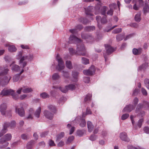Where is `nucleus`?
<instances>
[{"instance_id": "3", "label": "nucleus", "mask_w": 149, "mask_h": 149, "mask_svg": "<svg viewBox=\"0 0 149 149\" xmlns=\"http://www.w3.org/2000/svg\"><path fill=\"white\" fill-rule=\"evenodd\" d=\"M12 137L11 134L8 133L5 134L3 137L1 138L0 139V144L1 145L0 146V148H4L8 146L9 143L7 141L10 140Z\"/></svg>"}, {"instance_id": "28", "label": "nucleus", "mask_w": 149, "mask_h": 149, "mask_svg": "<svg viewBox=\"0 0 149 149\" xmlns=\"http://www.w3.org/2000/svg\"><path fill=\"white\" fill-rule=\"evenodd\" d=\"M82 38L84 39H87V40H92V37L90 34H81Z\"/></svg>"}, {"instance_id": "40", "label": "nucleus", "mask_w": 149, "mask_h": 149, "mask_svg": "<svg viewBox=\"0 0 149 149\" xmlns=\"http://www.w3.org/2000/svg\"><path fill=\"white\" fill-rule=\"evenodd\" d=\"M143 11L144 14L149 12V7L147 3H145V6L143 8Z\"/></svg>"}, {"instance_id": "47", "label": "nucleus", "mask_w": 149, "mask_h": 149, "mask_svg": "<svg viewBox=\"0 0 149 149\" xmlns=\"http://www.w3.org/2000/svg\"><path fill=\"white\" fill-rule=\"evenodd\" d=\"M59 89L61 92L64 93H66L68 91V89L67 86H65L64 87L60 86L59 87Z\"/></svg>"}, {"instance_id": "44", "label": "nucleus", "mask_w": 149, "mask_h": 149, "mask_svg": "<svg viewBox=\"0 0 149 149\" xmlns=\"http://www.w3.org/2000/svg\"><path fill=\"white\" fill-rule=\"evenodd\" d=\"M79 20V22L82 23L84 24H86L88 22V20L87 19L82 17L80 18Z\"/></svg>"}, {"instance_id": "38", "label": "nucleus", "mask_w": 149, "mask_h": 149, "mask_svg": "<svg viewBox=\"0 0 149 149\" xmlns=\"http://www.w3.org/2000/svg\"><path fill=\"white\" fill-rule=\"evenodd\" d=\"M92 114V111L90 109L89 107H87L86 110V113H83L82 114V116L83 117H85L86 115L88 114Z\"/></svg>"}, {"instance_id": "18", "label": "nucleus", "mask_w": 149, "mask_h": 149, "mask_svg": "<svg viewBox=\"0 0 149 149\" xmlns=\"http://www.w3.org/2000/svg\"><path fill=\"white\" fill-rule=\"evenodd\" d=\"M44 113L45 116L47 119L51 120L53 117V114L52 113H50L48 111L45 110L44 111Z\"/></svg>"}, {"instance_id": "50", "label": "nucleus", "mask_w": 149, "mask_h": 149, "mask_svg": "<svg viewBox=\"0 0 149 149\" xmlns=\"http://www.w3.org/2000/svg\"><path fill=\"white\" fill-rule=\"evenodd\" d=\"M23 55V54L22 52H19L17 53V55L16 56V58L17 59H21L23 57L22 56Z\"/></svg>"}, {"instance_id": "56", "label": "nucleus", "mask_w": 149, "mask_h": 149, "mask_svg": "<svg viewBox=\"0 0 149 149\" xmlns=\"http://www.w3.org/2000/svg\"><path fill=\"white\" fill-rule=\"evenodd\" d=\"M74 139V137L73 136H72L70 137H69L66 142V143L67 144H68L70 143L71 142H72Z\"/></svg>"}, {"instance_id": "62", "label": "nucleus", "mask_w": 149, "mask_h": 149, "mask_svg": "<svg viewBox=\"0 0 149 149\" xmlns=\"http://www.w3.org/2000/svg\"><path fill=\"white\" fill-rule=\"evenodd\" d=\"M141 92L143 95L146 96L147 95V93L146 91L144 88H142L141 89Z\"/></svg>"}, {"instance_id": "51", "label": "nucleus", "mask_w": 149, "mask_h": 149, "mask_svg": "<svg viewBox=\"0 0 149 149\" xmlns=\"http://www.w3.org/2000/svg\"><path fill=\"white\" fill-rule=\"evenodd\" d=\"M144 83L146 88L149 89V79H145L144 80Z\"/></svg>"}, {"instance_id": "26", "label": "nucleus", "mask_w": 149, "mask_h": 149, "mask_svg": "<svg viewBox=\"0 0 149 149\" xmlns=\"http://www.w3.org/2000/svg\"><path fill=\"white\" fill-rule=\"evenodd\" d=\"M142 51V49L141 48H139L138 49L134 48L133 49L132 52L134 55H139L141 54Z\"/></svg>"}, {"instance_id": "57", "label": "nucleus", "mask_w": 149, "mask_h": 149, "mask_svg": "<svg viewBox=\"0 0 149 149\" xmlns=\"http://www.w3.org/2000/svg\"><path fill=\"white\" fill-rule=\"evenodd\" d=\"M4 59L6 62H10L12 60V58L8 56H6L4 57Z\"/></svg>"}, {"instance_id": "7", "label": "nucleus", "mask_w": 149, "mask_h": 149, "mask_svg": "<svg viewBox=\"0 0 149 149\" xmlns=\"http://www.w3.org/2000/svg\"><path fill=\"white\" fill-rule=\"evenodd\" d=\"M11 78L10 75H5L0 78V83L2 85L7 84Z\"/></svg>"}, {"instance_id": "39", "label": "nucleus", "mask_w": 149, "mask_h": 149, "mask_svg": "<svg viewBox=\"0 0 149 149\" xmlns=\"http://www.w3.org/2000/svg\"><path fill=\"white\" fill-rule=\"evenodd\" d=\"M92 95L91 94H87L84 99V101L85 102H88L90 101L91 99V97Z\"/></svg>"}, {"instance_id": "29", "label": "nucleus", "mask_w": 149, "mask_h": 149, "mask_svg": "<svg viewBox=\"0 0 149 149\" xmlns=\"http://www.w3.org/2000/svg\"><path fill=\"white\" fill-rule=\"evenodd\" d=\"M86 134V130H78L77 132V134L79 136H82Z\"/></svg>"}, {"instance_id": "1", "label": "nucleus", "mask_w": 149, "mask_h": 149, "mask_svg": "<svg viewBox=\"0 0 149 149\" xmlns=\"http://www.w3.org/2000/svg\"><path fill=\"white\" fill-rule=\"evenodd\" d=\"M68 42L69 43H79L77 45L76 54L79 55L84 56L86 54V49L84 44L82 43L81 40L73 35H70L69 38Z\"/></svg>"}, {"instance_id": "25", "label": "nucleus", "mask_w": 149, "mask_h": 149, "mask_svg": "<svg viewBox=\"0 0 149 149\" xmlns=\"http://www.w3.org/2000/svg\"><path fill=\"white\" fill-rule=\"evenodd\" d=\"M87 125L88 131L90 132H92L94 128V125L90 121H88L87 122Z\"/></svg>"}, {"instance_id": "32", "label": "nucleus", "mask_w": 149, "mask_h": 149, "mask_svg": "<svg viewBox=\"0 0 149 149\" xmlns=\"http://www.w3.org/2000/svg\"><path fill=\"white\" fill-rule=\"evenodd\" d=\"M48 109L52 111L53 114L55 113L56 111V107L52 105H49L48 106Z\"/></svg>"}, {"instance_id": "19", "label": "nucleus", "mask_w": 149, "mask_h": 149, "mask_svg": "<svg viewBox=\"0 0 149 149\" xmlns=\"http://www.w3.org/2000/svg\"><path fill=\"white\" fill-rule=\"evenodd\" d=\"M6 47H8V50L11 52H15L17 50V48L13 45H11L9 43H7L5 45Z\"/></svg>"}, {"instance_id": "64", "label": "nucleus", "mask_w": 149, "mask_h": 149, "mask_svg": "<svg viewBox=\"0 0 149 149\" xmlns=\"http://www.w3.org/2000/svg\"><path fill=\"white\" fill-rule=\"evenodd\" d=\"M144 132L147 134H149V128L148 127H145L143 129Z\"/></svg>"}, {"instance_id": "48", "label": "nucleus", "mask_w": 149, "mask_h": 149, "mask_svg": "<svg viewBox=\"0 0 149 149\" xmlns=\"http://www.w3.org/2000/svg\"><path fill=\"white\" fill-rule=\"evenodd\" d=\"M63 76L66 78H68L70 77V74L68 72L65 70H63L62 71Z\"/></svg>"}, {"instance_id": "21", "label": "nucleus", "mask_w": 149, "mask_h": 149, "mask_svg": "<svg viewBox=\"0 0 149 149\" xmlns=\"http://www.w3.org/2000/svg\"><path fill=\"white\" fill-rule=\"evenodd\" d=\"M22 88L23 92L24 93H29L33 91V90L31 88L27 86H23Z\"/></svg>"}, {"instance_id": "15", "label": "nucleus", "mask_w": 149, "mask_h": 149, "mask_svg": "<svg viewBox=\"0 0 149 149\" xmlns=\"http://www.w3.org/2000/svg\"><path fill=\"white\" fill-rule=\"evenodd\" d=\"M15 111L20 116L23 117L24 116V111L23 107L18 109L17 107L16 106Z\"/></svg>"}, {"instance_id": "30", "label": "nucleus", "mask_w": 149, "mask_h": 149, "mask_svg": "<svg viewBox=\"0 0 149 149\" xmlns=\"http://www.w3.org/2000/svg\"><path fill=\"white\" fill-rule=\"evenodd\" d=\"M148 66V63H145L141 65L139 68L138 70H144L146 69Z\"/></svg>"}, {"instance_id": "46", "label": "nucleus", "mask_w": 149, "mask_h": 149, "mask_svg": "<svg viewBox=\"0 0 149 149\" xmlns=\"http://www.w3.org/2000/svg\"><path fill=\"white\" fill-rule=\"evenodd\" d=\"M81 62L83 64L85 65H86L89 63V60L84 57L82 58L81 59Z\"/></svg>"}, {"instance_id": "49", "label": "nucleus", "mask_w": 149, "mask_h": 149, "mask_svg": "<svg viewBox=\"0 0 149 149\" xmlns=\"http://www.w3.org/2000/svg\"><path fill=\"white\" fill-rule=\"evenodd\" d=\"M66 66L69 69H71L72 68L71 63L70 61H66Z\"/></svg>"}, {"instance_id": "4", "label": "nucleus", "mask_w": 149, "mask_h": 149, "mask_svg": "<svg viewBox=\"0 0 149 149\" xmlns=\"http://www.w3.org/2000/svg\"><path fill=\"white\" fill-rule=\"evenodd\" d=\"M0 94L3 96L11 95L12 96L13 98L15 100L17 99L18 97V95L14 91L11 89H4L1 91Z\"/></svg>"}, {"instance_id": "55", "label": "nucleus", "mask_w": 149, "mask_h": 149, "mask_svg": "<svg viewBox=\"0 0 149 149\" xmlns=\"http://www.w3.org/2000/svg\"><path fill=\"white\" fill-rule=\"evenodd\" d=\"M95 29V27L94 26H88L86 27L85 28V30L88 31H93Z\"/></svg>"}, {"instance_id": "8", "label": "nucleus", "mask_w": 149, "mask_h": 149, "mask_svg": "<svg viewBox=\"0 0 149 149\" xmlns=\"http://www.w3.org/2000/svg\"><path fill=\"white\" fill-rule=\"evenodd\" d=\"M116 4L115 3H112L109 4V9L108 8L106 14L108 15L112 16L113 15L114 9L115 8Z\"/></svg>"}, {"instance_id": "2", "label": "nucleus", "mask_w": 149, "mask_h": 149, "mask_svg": "<svg viewBox=\"0 0 149 149\" xmlns=\"http://www.w3.org/2000/svg\"><path fill=\"white\" fill-rule=\"evenodd\" d=\"M149 107V103L146 101H143V104H139L136 108V112L138 113L139 116L143 117L145 114V112L141 110L143 108H146Z\"/></svg>"}, {"instance_id": "6", "label": "nucleus", "mask_w": 149, "mask_h": 149, "mask_svg": "<svg viewBox=\"0 0 149 149\" xmlns=\"http://www.w3.org/2000/svg\"><path fill=\"white\" fill-rule=\"evenodd\" d=\"M85 117H83L82 116L81 117V116H78L76 117L74 120V121L75 122V124H78L80 122L79 124L80 126L81 127H83L85 126L86 122L85 119H84Z\"/></svg>"}, {"instance_id": "33", "label": "nucleus", "mask_w": 149, "mask_h": 149, "mask_svg": "<svg viewBox=\"0 0 149 149\" xmlns=\"http://www.w3.org/2000/svg\"><path fill=\"white\" fill-rule=\"evenodd\" d=\"M7 127L6 125L4 124L3 129L2 130L0 133V137L5 134L7 131Z\"/></svg>"}, {"instance_id": "60", "label": "nucleus", "mask_w": 149, "mask_h": 149, "mask_svg": "<svg viewBox=\"0 0 149 149\" xmlns=\"http://www.w3.org/2000/svg\"><path fill=\"white\" fill-rule=\"evenodd\" d=\"M21 137L23 139L27 140L28 139V136L26 134H23L21 135Z\"/></svg>"}, {"instance_id": "45", "label": "nucleus", "mask_w": 149, "mask_h": 149, "mask_svg": "<svg viewBox=\"0 0 149 149\" xmlns=\"http://www.w3.org/2000/svg\"><path fill=\"white\" fill-rule=\"evenodd\" d=\"M64 135L63 132H61L56 137V141H59L62 138Z\"/></svg>"}, {"instance_id": "11", "label": "nucleus", "mask_w": 149, "mask_h": 149, "mask_svg": "<svg viewBox=\"0 0 149 149\" xmlns=\"http://www.w3.org/2000/svg\"><path fill=\"white\" fill-rule=\"evenodd\" d=\"M120 137L122 141L126 142H129L130 139L127 136V134L125 132H121L120 134Z\"/></svg>"}, {"instance_id": "13", "label": "nucleus", "mask_w": 149, "mask_h": 149, "mask_svg": "<svg viewBox=\"0 0 149 149\" xmlns=\"http://www.w3.org/2000/svg\"><path fill=\"white\" fill-rule=\"evenodd\" d=\"M104 46L107 51V53L108 55L110 54L115 50V49L113 48L109 45L105 44Z\"/></svg>"}, {"instance_id": "41", "label": "nucleus", "mask_w": 149, "mask_h": 149, "mask_svg": "<svg viewBox=\"0 0 149 149\" xmlns=\"http://www.w3.org/2000/svg\"><path fill=\"white\" fill-rule=\"evenodd\" d=\"M20 76L19 74H18L15 75L13 78V82L17 81L19 79Z\"/></svg>"}, {"instance_id": "63", "label": "nucleus", "mask_w": 149, "mask_h": 149, "mask_svg": "<svg viewBox=\"0 0 149 149\" xmlns=\"http://www.w3.org/2000/svg\"><path fill=\"white\" fill-rule=\"evenodd\" d=\"M48 132H44L40 133V136L41 137H43L47 136L48 134Z\"/></svg>"}, {"instance_id": "20", "label": "nucleus", "mask_w": 149, "mask_h": 149, "mask_svg": "<svg viewBox=\"0 0 149 149\" xmlns=\"http://www.w3.org/2000/svg\"><path fill=\"white\" fill-rule=\"evenodd\" d=\"M6 105L5 103H3L0 105V111L3 115L6 114Z\"/></svg>"}, {"instance_id": "35", "label": "nucleus", "mask_w": 149, "mask_h": 149, "mask_svg": "<svg viewBox=\"0 0 149 149\" xmlns=\"http://www.w3.org/2000/svg\"><path fill=\"white\" fill-rule=\"evenodd\" d=\"M96 19L97 22L98 27L100 29L102 28V26L101 25L99 24L101 20L102 19L101 17L99 16H97L96 17Z\"/></svg>"}, {"instance_id": "59", "label": "nucleus", "mask_w": 149, "mask_h": 149, "mask_svg": "<svg viewBox=\"0 0 149 149\" xmlns=\"http://www.w3.org/2000/svg\"><path fill=\"white\" fill-rule=\"evenodd\" d=\"M143 121V119H141L139 120L138 121L137 125L139 128H140L142 125V123Z\"/></svg>"}, {"instance_id": "36", "label": "nucleus", "mask_w": 149, "mask_h": 149, "mask_svg": "<svg viewBox=\"0 0 149 149\" xmlns=\"http://www.w3.org/2000/svg\"><path fill=\"white\" fill-rule=\"evenodd\" d=\"M124 34L121 33L117 35L116 36V40L118 41H120L122 40L124 38Z\"/></svg>"}, {"instance_id": "9", "label": "nucleus", "mask_w": 149, "mask_h": 149, "mask_svg": "<svg viewBox=\"0 0 149 149\" xmlns=\"http://www.w3.org/2000/svg\"><path fill=\"white\" fill-rule=\"evenodd\" d=\"M95 71V67L93 65H92L88 70H84L83 72L84 74L85 75H91L94 74Z\"/></svg>"}, {"instance_id": "42", "label": "nucleus", "mask_w": 149, "mask_h": 149, "mask_svg": "<svg viewBox=\"0 0 149 149\" xmlns=\"http://www.w3.org/2000/svg\"><path fill=\"white\" fill-rule=\"evenodd\" d=\"M60 77V75L58 73H55L52 75V78L54 80H58Z\"/></svg>"}, {"instance_id": "43", "label": "nucleus", "mask_w": 149, "mask_h": 149, "mask_svg": "<svg viewBox=\"0 0 149 149\" xmlns=\"http://www.w3.org/2000/svg\"><path fill=\"white\" fill-rule=\"evenodd\" d=\"M40 96L43 99H46L49 98V95L46 92H43L40 94Z\"/></svg>"}, {"instance_id": "52", "label": "nucleus", "mask_w": 149, "mask_h": 149, "mask_svg": "<svg viewBox=\"0 0 149 149\" xmlns=\"http://www.w3.org/2000/svg\"><path fill=\"white\" fill-rule=\"evenodd\" d=\"M107 16L105 15V17H103L101 20L100 22L102 24H105L107 22Z\"/></svg>"}, {"instance_id": "31", "label": "nucleus", "mask_w": 149, "mask_h": 149, "mask_svg": "<svg viewBox=\"0 0 149 149\" xmlns=\"http://www.w3.org/2000/svg\"><path fill=\"white\" fill-rule=\"evenodd\" d=\"M78 73L77 72L74 71L72 72V76L74 78V80L72 81L74 82H77V78L78 76Z\"/></svg>"}, {"instance_id": "16", "label": "nucleus", "mask_w": 149, "mask_h": 149, "mask_svg": "<svg viewBox=\"0 0 149 149\" xmlns=\"http://www.w3.org/2000/svg\"><path fill=\"white\" fill-rule=\"evenodd\" d=\"M101 6H100V8L98 9H95L96 10H100V12L101 13L104 15H105L107 11V9H108V7L107 6H103L101 7Z\"/></svg>"}, {"instance_id": "24", "label": "nucleus", "mask_w": 149, "mask_h": 149, "mask_svg": "<svg viewBox=\"0 0 149 149\" xmlns=\"http://www.w3.org/2000/svg\"><path fill=\"white\" fill-rule=\"evenodd\" d=\"M10 66L12 67L11 69L13 71L18 72L20 70V67L17 65L11 64L10 65Z\"/></svg>"}, {"instance_id": "17", "label": "nucleus", "mask_w": 149, "mask_h": 149, "mask_svg": "<svg viewBox=\"0 0 149 149\" xmlns=\"http://www.w3.org/2000/svg\"><path fill=\"white\" fill-rule=\"evenodd\" d=\"M93 7L92 6H88L87 9H85V13L87 15L92 16V12H93Z\"/></svg>"}, {"instance_id": "34", "label": "nucleus", "mask_w": 149, "mask_h": 149, "mask_svg": "<svg viewBox=\"0 0 149 149\" xmlns=\"http://www.w3.org/2000/svg\"><path fill=\"white\" fill-rule=\"evenodd\" d=\"M67 88L68 90H73L75 89L76 87V84H70L68 86H67Z\"/></svg>"}, {"instance_id": "14", "label": "nucleus", "mask_w": 149, "mask_h": 149, "mask_svg": "<svg viewBox=\"0 0 149 149\" xmlns=\"http://www.w3.org/2000/svg\"><path fill=\"white\" fill-rule=\"evenodd\" d=\"M33 54H29L27 56H24L20 60V63L25 60H27L28 61H31L33 60Z\"/></svg>"}, {"instance_id": "23", "label": "nucleus", "mask_w": 149, "mask_h": 149, "mask_svg": "<svg viewBox=\"0 0 149 149\" xmlns=\"http://www.w3.org/2000/svg\"><path fill=\"white\" fill-rule=\"evenodd\" d=\"M8 127H10L12 128L14 127L16 125V123L14 121H12L10 123L9 122H6L4 123Z\"/></svg>"}, {"instance_id": "37", "label": "nucleus", "mask_w": 149, "mask_h": 149, "mask_svg": "<svg viewBox=\"0 0 149 149\" xmlns=\"http://www.w3.org/2000/svg\"><path fill=\"white\" fill-rule=\"evenodd\" d=\"M41 111V108L40 107H39L35 111L34 113V115L37 118H39V117Z\"/></svg>"}, {"instance_id": "54", "label": "nucleus", "mask_w": 149, "mask_h": 149, "mask_svg": "<svg viewBox=\"0 0 149 149\" xmlns=\"http://www.w3.org/2000/svg\"><path fill=\"white\" fill-rule=\"evenodd\" d=\"M49 146H55L56 145L53 141L52 139H49L48 142Z\"/></svg>"}, {"instance_id": "58", "label": "nucleus", "mask_w": 149, "mask_h": 149, "mask_svg": "<svg viewBox=\"0 0 149 149\" xmlns=\"http://www.w3.org/2000/svg\"><path fill=\"white\" fill-rule=\"evenodd\" d=\"M129 116V115L128 113L123 114L121 117V119L123 120H125Z\"/></svg>"}, {"instance_id": "10", "label": "nucleus", "mask_w": 149, "mask_h": 149, "mask_svg": "<svg viewBox=\"0 0 149 149\" xmlns=\"http://www.w3.org/2000/svg\"><path fill=\"white\" fill-rule=\"evenodd\" d=\"M9 71L8 66L6 65L0 67V76L7 74Z\"/></svg>"}, {"instance_id": "5", "label": "nucleus", "mask_w": 149, "mask_h": 149, "mask_svg": "<svg viewBox=\"0 0 149 149\" xmlns=\"http://www.w3.org/2000/svg\"><path fill=\"white\" fill-rule=\"evenodd\" d=\"M56 58L58 62L56 69L59 71H60L63 69L65 67L64 63L58 54H57Z\"/></svg>"}, {"instance_id": "12", "label": "nucleus", "mask_w": 149, "mask_h": 149, "mask_svg": "<svg viewBox=\"0 0 149 149\" xmlns=\"http://www.w3.org/2000/svg\"><path fill=\"white\" fill-rule=\"evenodd\" d=\"M135 108V106L132 105L130 104L126 106L123 109V112H127L131 111Z\"/></svg>"}, {"instance_id": "22", "label": "nucleus", "mask_w": 149, "mask_h": 149, "mask_svg": "<svg viewBox=\"0 0 149 149\" xmlns=\"http://www.w3.org/2000/svg\"><path fill=\"white\" fill-rule=\"evenodd\" d=\"M141 13L140 12H138L135 16L134 20L137 22H139L141 20Z\"/></svg>"}, {"instance_id": "27", "label": "nucleus", "mask_w": 149, "mask_h": 149, "mask_svg": "<svg viewBox=\"0 0 149 149\" xmlns=\"http://www.w3.org/2000/svg\"><path fill=\"white\" fill-rule=\"evenodd\" d=\"M35 143V141L34 140H31L29 142L26 146V148L27 149H31Z\"/></svg>"}, {"instance_id": "61", "label": "nucleus", "mask_w": 149, "mask_h": 149, "mask_svg": "<svg viewBox=\"0 0 149 149\" xmlns=\"http://www.w3.org/2000/svg\"><path fill=\"white\" fill-rule=\"evenodd\" d=\"M19 63L20 64V67L22 68H24V67H25L27 64V62L24 61L23 62L22 61V63H20V60H19Z\"/></svg>"}, {"instance_id": "53", "label": "nucleus", "mask_w": 149, "mask_h": 149, "mask_svg": "<svg viewBox=\"0 0 149 149\" xmlns=\"http://www.w3.org/2000/svg\"><path fill=\"white\" fill-rule=\"evenodd\" d=\"M122 30V29L120 28L116 29L113 31L112 33L114 34H116L119 32H121Z\"/></svg>"}]
</instances>
